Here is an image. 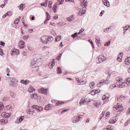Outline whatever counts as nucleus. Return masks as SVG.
Wrapping results in <instances>:
<instances>
[{"instance_id":"obj_1","label":"nucleus","mask_w":130,"mask_h":130,"mask_svg":"<svg viewBox=\"0 0 130 130\" xmlns=\"http://www.w3.org/2000/svg\"><path fill=\"white\" fill-rule=\"evenodd\" d=\"M53 40V37L50 35H44L40 38V40L44 44L49 43Z\"/></svg>"},{"instance_id":"obj_2","label":"nucleus","mask_w":130,"mask_h":130,"mask_svg":"<svg viewBox=\"0 0 130 130\" xmlns=\"http://www.w3.org/2000/svg\"><path fill=\"white\" fill-rule=\"evenodd\" d=\"M38 59L36 58H34L33 60H31V61L30 67L32 68H34L36 67H38L37 63L38 62Z\"/></svg>"},{"instance_id":"obj_3","label":"nucleus","mask_w":130,"mask_h":130,"mask_svg":"<svg viewBox=\"0 0 130 130\" xmlns=\"http://www.w3.org/2000/svg\"><path fill=\"white\" fill-rule=\"evenodd\" d=\"M38 91L39 93L46 94L47 93V91L46 89H45L44 88H41L38 89Z\"/></svg>"},{"instance_id":"obj_4","label":"nucleus","mask_w":130,"mask_h":130,"mask_svg":"<svg viewBox=\"0 0 130 130\" xmlns=\"http://www.w3.org/2000/svg\"><path fill=\"white\" fill-rule=\"evenodd\" d=\"M24 42L22 40L19 41V47L20 48H23L25 46L24 45Z\"/></svg>"},{"instance_id":"obj_5","label":"nucleus","mask_w":130,"mask_h":130,"mask_svg":"<svg viewBox=\"0 0 130 130\" xmlns=\"http://www.w3.org/2000/svg\"><path fill=\"white\" fill-rule=\"evenodd\" d=\"M31 107L32 108L35 109L37 110L38 112L40 111V109L39 108V106L36 105H32Z\"/></svg>"},{"instance_id":"obj_6","label":"nucleus","mask_w":130,"mask_h":130,"mask_svg":"<svg viewBox=\"0 0 130 130\" xmlns=\"http://www.w3.org/2000/svg\"><path fill=\"white\" fill-rule=\"evenodd\" d=\"M103 2L104 5L108 7L110 6V4L108 0H102Z\"/></svg>"},{"instance_id":"obj_7","label":"nucleus","mask_w":130,"mask_h":130,"mask_svg":"<svg viewBox=\"0 0 130 130\" xmlns=\"http://www.w3.org/2000/svg\"><path fill=\"white\" fill-rule=\"evenodd\" d=\"M19 51L18 50L14 49L11 51V56H13L14 54L16 53V54H18Z\"/></svg>"},{"instance_id":"obj_8","label":"nucleus","mask_w":130,"mask_h":130,"mask_svg":"<svg viewBox=\"0 0 130 130\" xmlns=\"http://www.w3.org/2000/svg\"><path fill=\"white\" fill-rule=\"evenodd\" d=\"M16 82H17V80L11 82V83L10 84V85L13 87H16L18 85Z\"/></svg>"},{"instance_id":"obj_9","label":"nucleus","mask_w":130,"mask_h":130,"mask_svg":"<svg viewBox=\"0 0 130 130\" xmlns=\"http://www.w3.org/2000/svg\"><path fill=\"white\" fill-rule=\"evenodd\" d=\"M74 15H72L70 17L67 18V20L69 22H71V21H73L74 19Z\"/></svg>"},{"instance_id":"obj_10","label":"nucleus","mask_w":130,"mask_h":130,"mask_svg":"<svg viewBox=\"0 0 130 130\" xmlns=\"http://www.w3.org/2000/svg\"><path fill=\"white\" fill-rule=\"evenodd\" d=\"M130 63V57H128L126 59L125 61V64L128 65Z\"/></svg>"},{"instance_id":"obj_11","label":"nucleus","mask_w":130,"mask_h":130,"mask_svg":"<svg viewBox=\"0 0 130 130\" xmlns=\"http://www.w3.org/2000/svg\"><path fill=\"white\" fill-rule=\"evenodd\" d=\"M20 82L24 85H26L29 82V81L27 80H24V79L21 80Z\"/></svg>"},{"instance_id":"obj_12","label":"nucleus","mask_w":130,"mask_h":130,"mask_svg":"<svg viewBox=\"0 0 130 130\" xmlns=\"http://www.w3.org/2000/svg\"><path fill=\"white\" fill-rule=\"evenodd\" d=\"M33 90H35L33 88V87H32L31 86H30L28 88V92L29 93H31L32 92Z\"/></svg>"},{"instance_id":"obj_13","label":"nucleus","mask_w":130,"mask_h":130,"mask_svg":"<svg viewBox=\"0 0 130 130\" xmlns=\"http://www.w3.org/2000/svg\"><path fill=\"white\" fill-rule=\"evenodd\" d=\"M81 33H74L71 35V37L74 38L76 37L77 36H79L81 35Z\"/></svg>"},{"instance_id":"obj_14","label":"nucleus","mask_w":130,"mask_h":130,"mask_svg":"<svg viewBox=\"0 0 130 130\" xmlns=\"http://www.w3.org/2000/svg\"><path fill=\"white\" fill-rule=\"evenodd\" d=\"M80 10L78 12V13H77V15L78 16V15H80L81 16L83 14H84L85 13V11L84 12H82V11H81L80 10Z\"/></svg>"},{"instance_id":"obj_15","label":"nucleus","mask_w":130,"mask_h":130,"mask_svg":"<svg viewBox=\"0 0 130 130\" xmlns=\"http://www.w3.org/2000/svg\"><path fill=\"white\" fill-rule=\"evenodd\" d=\"M101 103L99 102H96L94 103V105L96 107H99Z\"/></svg>"},{"instance_id":"obj_16","label":"nucleus","mask_w":130,"mask_h":130,"mask_svg":"<svg viewBox=\"0 0 130 130\" xmlns=\"http://www.w3.org/2000/svg\"><path fill=\"white\" fill-rule=\"evenodd\" d=\"M125 84L127 85H128L130 83V78H128L127 79H126L125 80Z\"/></svg>"},{"instance_id":"obj_17","label":"nucleus","mask_w":130,"mask_h":130,"mask_svg":"<svg viewBox=\"0 0 130 130\" xmlns=\"http://www.w3.org/2000/svg\"><path fill=\"white\" fill-rule=\"evenodd\" d=\"M46 19H47V20H49L50 19V15L47 12H46Z\"/></svg>"},{"instance_id":"obj_18","label":"nucleus","mask_w":130,"mask_h":130,"mask_svg":"<svg viewBox=\"0 0 130 130\" xmlns=\"http://www.w3.org/2000/svg\"><path fill=\"white\" fill-rule=\"evenodd\" d=\"M57 71V73L58 74H60L62 73L61 69L60 67H58Z\"/></svg>"},{"instance_id":"obj_19","label":"nucleus","mask_w":130,"mask_h":130,"mask_svg":"<svg viewBox=\"0 0 130 130\" xmlns=\"http://www.w3.org/2000/svg\"><path fill=\"white\" fill-rule=\"evenodd\" d=\"M8 79L9 80H10L11 82H13V81L17 80H16L15 78L14 77H9L8 78Z\"/></svg>"},{"instance_id":"obj_20","label":"nucleus","mask_w":130,"mask_h":130,"mask_svg":"<svg viewBox=\"0 0 130 130\" xmlns=\"http://www.w3.org/2000/svg\"><path fill=\"white\" fill-rule=\"evenodd\" d=\"M61 39V37L59 36H56L55 38V41H59Z\"/></svg>"},{"instance_id":"obj_21","label":"nucleus","mask_w":130,"mask_h":130,"mask_svg":"<svg viewBox=\"0 0 130 130\" xmlns=\"http://www.w3.org/2000/svg\"><path fill=\"white\" fill-rule=\"evenodd\" d=\"M1 122L3 123L6 124L7 123L8 121L3 119L1 120Z\"/></svg>"},{"instance_id":"obj_22","label":"nucleus","mask_w":130,"mask_h":130,"mask_svg":"<svg viewBox=\"0 0 130 130\" xmlns=\"http://www.w3.org/2000/svg\"><path fill=\"white\" fill-rule=\"evenodd\" d=\"M99 56V58H101V59L103 60V61L106 60V59L105 57L103 55H100Z\"/></svg>"},{"instance_id":"obj_23","label":"nucleus","mask_w":130,"mask_h":130,"mask_svg":"<svg viewBox=\"0 0 130 130\" xmlns=\"http://www.w3.org/2000/svg\"><path fill=\"white\" fill-rule=\"evenodd\" d=\"M64 103V102H62L61 101H59L58 102L56 103V105L57 106H59L60 105H61L63 104Z\"/></svg>"},{"instance_id":"obj_24","label":"nucleus","mask_w":130,"mask_h":130,"mask_svg":"<svg viewBox=\"0 0 130 130\" xmlns=\"http://www.w3.org/2000/svg\"><path fill=\"white\" fill-rule=\"evenodd\" d=\"M24 117L23 116H22L18 119V121L19 123L21 122L22 121Z\"/></svg>"},{"instance_id":"obj_25","label":"nucleus","mask_w":130,"mask_h":130,"mask_svg":"<svg viewBox=\"0 0 130 130\" xmlns=\"http://www.w3.org/2000/svg\"><path fill=\"white\" fill-rule=\"evenodd\" d=\"M94 84V83L93 82H92L89 85L91 89H93V86Z\"/></svg>"},{"instance_id":"obj_26","label":"nucleus","mask_w":130,"mask_h":130,"mask_svg":"<svg viewBox=\"0 0 130 130\" xmlns=\"http://www.w3.org/2000/svg\"><path fill=\"white\" fill-rule=\"evenodd\" d=\"M125 82H122V84L119 86L118 88H121L125 86Z\"/></svg>"},{"instance_id":"obj_27","label":"nucleus","mask_w":130,"mask_h":130,"mask_svg":"<svg viewBox=\"0 0 130 130\" xmlns=\"http://www.w3.org/2000/svg\"><path fill=\"white\" fill-rule=\"evenodd\" d=\"M12 12L10 11H8L6 13V15H7L10 16L12 15Z\"/></svg>"},{"instance_id":"obj_28","label":"nucleus","mask_w":130,"mask_h":130,"mask_svg":"<svg viewBox=\"0 0 130 130\" xmlns=\"http://www.w3.org/2000/svg\"><path fill=\"white\" fill-rule=\"evenodd\" d=\"M24 4L23 5L22 4H21L19 6L20 10H22L24 8L23 6H24Z\"/></svg>"},{"instance_id":"obj_29","label":"nucleus","mask_w":130,"mask_h":130,"mask_svg":"<svg viewBox=\"0 0 130 130\" xmlns=\"http://www.w3.org/2000/svg\"><path fill=\"white\" fill-rule=\"evenodd\" d=\"M88 40L89 41V42L91 43V45L92 46V47H93V48H94V46L93 43V41L91 39H89Z\"/></svg>"},{"instance_id":"obj_30","label":"nucleus","mask_w":130,"mask_h":130,"mask_svg":"<svg viewBox=\"0 0 130 130\" xmlns=\"http://www.w3.org/2000/svg\"><path fill=\"white\" fill-rule=\"evenodd\" d=\"M87 3V1H85L84 2V4H85L84 5V7H83V8L84 9H86V8L87 6V5L86 4Z\"/></svg>"},{"instance_id":"obj_31","label":"nucleus","mask_w":130,"mask_h":130,"mask_svg":"<svg viewBox=\"0 0 130 130\" xmlns=\"http://www.w3.org/2000/svg\"><path fill=\"white\" fill-rule=\"evenodd\" d=\"M121 58H120L119 56H118L117 59V61H118L119 62H120L121 61L122 59V57H121Z\"/></svg>"},{"instance_id":"obj_32","label":"nucleus","mask_w":130,"mask_h":130,"mask_svg":"<svg viewBox=\"0 0 130 130\" xmlns=\"http://www.w3.org/2000/svg\"><path fill=\"white\" fill-rule=\"evenodd\" d=\"M58 2L59 3V4H58L59 5H60L62 4L63 2H64V0H58Z\"/></svg>"},{"instance_id":"obj_33","label":"nucleus","mask_w":130,"mask_h":130,"mask_svg":"<svg viewBox=\"0 0 130 130\" xmlns=\"http://www.w3.org/2000/svg\"><path fill=\"white\" fill-rule=\"evenodd\" d=\"M29 37V36L28 35L24 36L23 37V39L25 40L27 39Z\"/></svg>"},{"instance_id":"obj_34","label":"nucleus","mask_w":130,"mask_h":130,"mask_svg":"<svg viewBox=\"0 0 130 130\" xmlns=\"http://www.w3.org/2000/svg\"><path fill=\"white\" fill-rule=\"evenodd\" d=\"M111 26H110L109 27H107V28H106V29H104V32H106L107 31H108V30L111 29Z\"/></svg>"},{"instance_id":"obj_35","label":"nucleus","mask_w":130,"mask_h":130,"mask_svg":"<svg viewBox=\"0 0 130 130\" xmlns=\"http://www.w3.org/2000/svg\"><path fill=\"white\" fill-rule=\"evenodd\" d=\"M52 1H49L48 4V7H49L51 8L52 7V6L51 5H52Z\"/></svg>"},{"instance_id":"obj_36","label":"nucleus","mask_w":130,"mask_h":130,"mask_svg":"<svg viewBox=\"0 0 130 130\" xmlns=\"http://www.w3.org/2000/svg\"><path fill=\"white\" fill-rule=\"evenodd\" d=\"M120 108H121V106H120V105H117V106L116 107H115L116 111H117L118 109H119Z\"/></svg>"},{"instance_id":"obj_37","label":"nucleus","mask_w":130,"mask_h":130,"mask_svg":"<svg viewBox=\"0 0 130 130\" xmlns=\"http://www.w3.org/2000/svg\"><path fill=\"white\" fill-rule=\"evenodd\" d=\"M7 0H4V4H2L1 5H0V7H1L2 8H3V7H4V6H5V5H6V4H5V1H6Z\"/></svg>"},{"instance_id":"obj_38","label":"nucleus","mask_w":130,"mask_h":130,"mask_svg":"<svg viewBox=\"0 0 130 130\" xmlns=\"http://www.w3.org/2000/svg\"><path fill=\"white\" fill-rule=\"evenodd\" d=\"M40 5L42 6H44L45 7H46L47 6V4L46 3H41L40 4Z\"/></svg>"},{"instance_id":"obj_39","label":"nucleus","mask_w":130,"mask_h":130,"mask_svg":"<svg viewBox=\"0 0 130 130\" xmlns=\"http://www.w3.org/2000/svg\"><path fill=\"white\" fill-rule=\"evenodd\" d=\"M98 60L99 61V62H98V63H100L102 62L103 61V60H102V59H101V58H99V56H98Z\"/></svg>"},{"instance_id":"obj_40","label":"nucleus","mask_w":130,"mask_h":130,"mask_svg":"<svg viewBox=\"0 0 130 130\" xmlns=\"http://www.w3.org/2000/svg\"><path fill=\"white\" fill-rule=\"evenodd\" d=\"M102 98L104 100L105 99L107 100L108 99V97H107L105 95H104L103 96Z\"/></svg>"},{"instance_id":"obj_41","label":"nucleus","mask_w":130,"mask_h":130,"mask_svg":"<svg viewBox=\"0 0 130 130\" xmlns=\"http://www.w3.org/2000/svg\"><path fill=\"white\" fill-rule=\"evenodd\" d=\"M111 121H110L109 122L110 123L114 124L116 122L113 119H111Z\"/></svg>"},{"instance_id":"obj_42","label":"nucleus","mask_w":130,"mask_h":130,"mask_svg":"<svg viewBox=\"0 0 130 130\" xmlns=\"http://www.w3.org/2000/svg\"><path fill=\"white\" fill-rule=\"evenodd\" d=\"M80 119H78L77 120H74L73 121V122L74 123H75L77 122L80 120Z\"/></svg>"},{"instance_id":"obj_43","label":"nucleus","mask_w":130,"mask_h":130,"mask_svg":"<svg viewBox=\"0 0 130 130\" xmlns=\"http://www.w3.org/2000/svg\"><path fill=\"white\" fill-rule=\"evenodd\" d=\"M110 115V112H107L105 116H106V118H107V117H108Z\"/></svg>"},{"instance_id":"obj_44","label":"nucleus","mask_w":130,"mask_h":130,"mask_svg":"<svg viewBox=\"0 0 130 130\" xmlns=\"http://www.w3.org/2000/svg\"><path fill=\"white\" fill-rule=\"evenodd\" d=\"M108 81L107 80H104L103 81V85L105 84H108Z\"/></svg>"},{"instance_id":"obj_45","label":"nucleus","mask_w":130,"mask_h":130,"mask_svg":"<svg viewBox=\"0 0 130 130\" xmlns=\"http://www.w3.org/2000/svg\"><path fill=\"white\" fill-rule=\"evenodd\" d=\"M26 112L27 113L29 114H31V112H32V111H31L30 110L28 109L26 110Z\"/></svg>"},{"instance_id":"obj_46","label":"nucleus","mask_w":130,"mask_h":130,"mask_svg":"<svg viewBox=\"0 0 130 130\" xmlns=\"http://www.w3.org/2000/svg\"><path fill=\"white\" fill-rule=\"evenodd\" d=\"M104 10H103L100 13V16H102V15L104 13Z\"/></svg>"},{"instance_id":"obj_47","label":"nucleus","mask_w":130,"mask_h":130,"mask_svg":"<svg viewBox=\"0 0 130 130\" xmlns=\"http://www.w3.org/2000/svg\"><path fill=\"white\" fill-rule=\"evenodd\" d=\"M66 2H74V0H66Z\"/></svg>"},{"instance_id":"obj_48","label":"nucleus","mask_w":130,"mask_h":130,"mask_svg":"<svg viewBox=\"0 0 130 130\" xmlns=\"http://www.w3.org/2000/svg\"><path fill=\"white\" fill-rule=\"evenodd\" d=\"M58 6V5L57 4V3H55L54 5L53 6V8H57Z\"/></svg>"},{"instance_id":"obj_49","label":"nucleus","mask_w":130,"mask_h":130,"mask_svg":"<svg viewBox=\"0 0 130 130\" xmlns=\"http://www.w3.org/2000/svg\"><path fill=\"white\" fill-rule=\"evenodd\" d=\"M95 39L96 42H97L98 43H100V38L98 39L97 38H95Z\"/></svg>"},{"instance_id":"obj_50","label":"nucleus","mask_w":130,"mask_h":130,"mask_svg":"<svg viewBox=\"0 0 130 130\" xmlns=\"http://www.w3.org/2000/svg\"><path fill=\"white\" fill-rule=\"evenodd\" d=\"M69 110L68 109H64L61 112V113H62V114H63L66 111H68Z\"/></svg>"},{"instance_id":"obj_51","label":"nucleus","mask_w":130,"mask_h":130,"mask_svg":"<svg viewBox=\"0 0 130 130\" xmlns=\"http://www.w3.org/2000/svg\"><path fill=\"white\" fill-rule=\"evenodd\" d=\"M110 41H109L108 42H107L106 43V45L107 46H109L110 44Z\"/></svg>"},{"instance_id":"obj_52","label":"nucleus","mask_w":130,"mask_h":130,"mask_svg":"<svg viewBox=\"0 0 130 130\" xmlns=\"http://www.w3.org/2000/svg\"><path fill=\"white\" fill-rule=\"evenodd\" d=\"M3 50L2 49L0 48V53H1L0 55L1 56H2L3 55V53L2 52Z\"/></svg>"},{"instance_id":"obj_53","label":"nucleus","mask_w":130,"mask_h":130,"mask_svg":"<svg viewBox=\"0 0 130 130\" xmlns=\"http://www.w3.org/2000/svg\"><path fill=\"white\" fill-rule=\"evenodd\" d=\"M84 102L85 103V104H86L87 103V99H84Z\"/></svg>"},{"instance_id":"obj_54","label":"nucleus","mask_w":130,"mask_h":130,"mask_svg":"<svg viewBox=\"0 0 130 130\" xmlns=\"http://www.w3.org/2000/svg\"><path fill=\"white\" fill-rule=\"evenodd\" d=\"M0 44L2 46H4L5 45V43L1 41L0 42Z\"/></svg>"},{"instance_id":"obj_55","label":"nucleus","mask_w":130,"mask_h":130,"mask_svg":"<svg viewBox=\"0 0 130 130\" xmlns=\"http://www.w3.org/2000/svg\"><path fill=\"white\" fill-rule=\"evenodd\" d=\"M48 105H47L45 107L44 109L45 110H49L48 108Z\"/></svg>"},{"instance_id":"obj_56","label":"nucleus","mask_w":130,"mask_h":130,"mask_svg":"<svg viewBox=\"0 0 130 130\" xmlns=\"http://www.w3.org/2000/svg\"><path fill=\"white\" fill-rule=\"evenodd\" d=\"M4 105H3V103L2 102H0V108H3Z\"/></svg>"},{"instance_id":"obj_57","label":"nucleus","mask_w":130,"mask_h":130,"mask_svg":"<svg viewBox=\"0 0 130 130\" xmlns=\"http://www.w3.org/2000/svg\"><path fill=\"white\" fill-rule=\"evenodd\" d=\"M123 32H125L126 30L128 29V28H123Z\"/></svg>"},{"instance_id":"obj_58","label":"nucleus","mask_w":130,"mask_h":130,"mask_svg":"<svg viewBox=\"0 0 130 130\" xmlns=\"http://www.w3.org/2000/svg\"><path fill=\"white\" fill-rule=\"evenodd\" d=\"M18 19H17L15 21H14V23H15V24H18L19 21H18Z\"/></svg>"},{"instance_id":"obj_59","label":"nucleus","mask_w":130,"mask_h":130,"mask_svg":"<svg viewBox=\"0 0 130 130\" xmlns=\"http://www.w3.org/2000/svg\"><path fill=\"white\" fill-rule=\"evenodd\" d=\"M11 108V105H8L7 106V109H9Z\"/></svg>"},{"instance_id":"obj_60","label":"nucleus","mask_w":130,"mask_h":130,"mask_svg":"<svg viewBox=\"0 0 130 130\" xmlns=\"http://www.w3.org/2000/svg\"><path fill=\"white\" fill-rule=\"evenodd\" d=\"M84 29L82 28L79 30V31L78 32H83L84 31Z\"/></svg>"},{"instance_id":"obj_61","label":"nucleus","mask_w":130,"mask_h":130,"mask_svg":"<svg viewBox=\"0 0 130 130\" xmlns=\"http://www.w3.org/2000/svg\"><path fill=\"white\" fill-rule=\"evenodd\" d=\"M5 117L7 118H9L10 117V116L8 115V114L7 113L5 114Z\"/></svg>"},{"instance_id":"obj_62","label":"nucleus","mask_w":130,"mask_h":130,"mask_svg":"<svg viewBox=\"0 0 130 130\" xmlns=\"http://www.w3.org/2000/svg\"><path fill=\"white\" fill-rule=\"evenodd\" d=\"M56 9L57 8H53L52 9L53 10L54 12V13H55L56 12H57Z\"/></svg>"},{"instance_id":"obj_63","label":"nucleus","mask_w":130,"mask_h":130,"mask_svg":"<svg viewBox=\"0 0 130 130\" xmlns=\"http://www.w3.org/2000/svg\"><path fill=\"white\" fill-rule=\"evenodd\" d=\"M53 18L55 19H57L58 18V16H55L53 17Z\"/></svg>"},{"instance_id":"obj_64","label":"nucleus","mask_w":130,"mask_h":130,"mask_svg":"<svg viewBox=\"0 0 130 130\" xmlns=\"http://www.w3.org/2000/svg\"><path fill=\"white\" fill-rule=\"evenodd\" d=\"M84 103L83 102H82V101H80L79 103L80 104V105H82L83 104H84Z\"/></svg>"}]
</instances>
